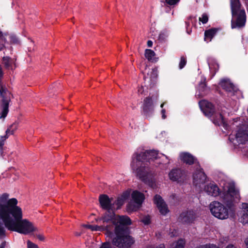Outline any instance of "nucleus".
<instances>
[{
  "instance_id": "nucleus-23",
  "label": "nucleus",
  "mask_w": 248,
  "mask_h": 248,
  "mask_svg": "<svg viewBox=\"0 0 248 248\" xmlns=\"http://www.w3.org/2000/svg\"><path fill=\"white\" fill-rule=\"evenodd\" d=\"M208 63L211 72L215 73L219 68L216 60L213 58H209L208 60Z\"/></svg>"
},
{
  "instance_id": "nucleus-11",
  "label": "nucleus",
  "mask_w": 248,
  "mask_h": 248,
  "mask_svg": "<svg viewBox=\"0 0 248 248\" xmlns=\"http://www.w3.org/2000/svg\"><path fill=\"white\" fill-rule=\"evenodd\" d=\"M102 217L98 218L96 221L99 223V222L102 221V225H92V231H98V232H105V234L107 236V235L109 231L111 226L113 223V221H109L107 222H104L102 219Z\"/></svg>"
},
{
  "instance_id": "nucleus-29",
  "label": "nucleus",
  "mask_w": 248,
  "mask_h": 248,
  "mask_svg": "<svg viewBox=\"0 0 248 248\" xmlns=\"http://www.w3.org/2000/svg\"><path fill=\"white\" fill-rule=\"evenodd\" d=\"M200 21L203 24H205L208 20V16L206 14H203L201 17L199 18Z\"/></svg>"
},
{
  "instance_id": "nucleus-31",
  "label": "nucleus",
  "mask_w": 248,
  "mask_h": 248,
  "mask_svg": "<svg viewBox=\"0 0 248 248\" xmlns=\"http://www.w3.org/2000/svg\"><path fill=\"white\" fill-rule=\"evenodd\" d=\"M17 129V124H13L10 128L8 129L6 131L7 133L13 134L15 131Z\"/></svg>"
},
{
  "instance_id": "nucleus-33",
  "label": "nucleus",
  "mask_w": 248,
  "mask_h": 248,
  "mask_svg": "<svg viewBox=\"0 0 248 248\" xmlns=\"http://www.w3.org/2000/svg\"><path fill=\"white\" fill-rule=\"evenodd\" d=\"M186 62V59L184 57H181L179 62V68L182 69L185 66Z\"/></svg>"
},
{
  "instance_id": "nucleus-2",
  "label": "nucleus",
  "mask_w": 248,
  "mask_h": 248,
  "mask_svg": "<svg viewBox=\"0 0 248 248\" xmlns=\"http://www.w3.org/2000/svg\"><path fill=\"white\" fill-rule=\"evenodd\" d=\"M153 161L158 164H168L170 163L168 156L159 154L156 151L151 150L135 153L133 155L130 166L133 172L142 181L150 187L155 188L156 187L155 181L149 179L152 175V170L149 167V164H151Z\"/></svg>"
},
{
  "instance_id": "nucleus-15",
  "label": "nucleus",
  "mask_w": 248,
  "mask_h": 248,
  "mask_svg": "<svg viewBox=\"0 0 248 248\" xmlns=\"http://www.w3.org/2000/svg\"><path fill=\"white\" fill-rule=\"evenodd\" d=\"M209 92V89L206 87L205 78H202L201 81L199 85L198 92L196 93V96L199 97H203L206 95Z\"/></svg>"
},
{
  "instance_id": "nucleus-4",
  "label": "nucleus",
  "mask_w": 248,
  "mask_h": 248,
  "mask_svg": "<svg viewBox=\"0 0 248 248\" xmlns=\"http://www.w3.org/2000/svg\"><path fill=\"white\" fill-rule=\"evenodd\" d=\"M131 224L127 216H119L115 218L107 235L111 244L119 248H129L134 243L133 238L126 231V226Z\"/></svg>"
},
{
  "instance_id": "nucleus-48",
  "label": "nucleus",
  "mask_w": 248,
  "mask_h": 248,
  "mask_svg": "<svg viewBox=\"0 0 248 248\" xmlns=\"http://www.w3.org/2000/svg\"><path fill=\"white\" fill-rule=\"evenodd\" d=\"M164 105V103H162V104L161 105V106H160L161 108H162L163 107Z\"/></svg>"
},
{
  "instance_id": "nucleus-7",
  "label": "nucleus",
  "mask_w": 248,
  "mask_h": 248,
  "mask_svg": "<svg viewBox=\"0 0 248 248\" xmlns=\"http://www.w3.org/2000/svg\"><path fill=\"white\" fill-rule=\"evenodd\" d=\"M231 6L232 14V28L233 29L243 27L246 22V14L239 0H231Z\"/></svg>"
},
{
  "instance_id": "nucleus-41",
  "label": "nucleus",
  "mask_w": 248,
  "mask_h": 248,
  "mask_svg": "<svg viewBox=\"0 0 248 248\" xmlns=\"http://www.w3.org/2000/svg\"><path fill=\"white\" fill-rule=\"evenodd\" d=\"M83 226L84 227H85V228L88 229H89V230H90L91 231L92 227V225L84 224V225H83Z\"/></svg>"
},
{
  "instance_id": "nucleus-32",
  "label": "nucleus",
  "mask_w": 248,
  "mask_h": 248,
  "mask_svg": "<svg viewBox=\"0 0 248 248\" xmlns=\"http://www.w3.org/2000/svg\"><path fill=\"white\" fill-rule=\"evenodd\" d=\"M27 248H39L38 245L31 242L30 240L27 241Z\"/></svg>"
},
{
  "instance_id": "nucleus-37",
  "label": "nucleus",
  "mask_w": 248,
  "mask_h": 248,
  "mask_svg": "<svg viewBox=\"0 0 248 248\" xmlns=\"http://www.w3.org/2000/svg\"><path fill=\"white\" fill-rule=\"evenodd\" d=\"M7 138V137L5 136L3 137H1L0 139V150H1L2 147L4 145V142L5 140Z\"/></svg>"
},
{
  "instance_id": "nucleus-19",
  "label": "nucleus",
  "mask_w": 248,
  "mask_h": 248,
  "mask_svg": "<svg viewBox=\"0 0 248 248\" xmlns=\"http://www.w3.org/2000/svg\"><path fill=\"white\" fill-rule=\"evenodd\" d=\"M153 108V101L152 98H146L144 100L143 107V112L145 115H147L148 112L152 110Z\"/></svg>"
},
{
  "instance_id": "nucleus-6",
  "label": "nucleus",
  "mask_w": 248,
  "mask_h": 248,
  "mask_svg": "<svg viewBox=\"0 0 248 248\" xmlns=\"http://www.w3.org/2000/svg\"><path fill=\"white\" fill-rule=\"evenodd\" d=\"M99 202L101 207L106 210V212L102 217V220L104 222L109 221H114L118 216H115L114 210L118 209L123 204L121 199H118L117 200L109 198L106 195H102L99 197Z\"/></svg>"
},
{
  "instance_id": "nucleus-39",
  "label": "nucleus",
  "mask_w": 248,
  "mask_h": 248,
  "mask_svg": "<svg viewBox=\"0 0 248 248\" xmlns=\"http://www.w3.org/2000/svg\"><path fill=\"white\" fill-rule=\"evenodd\" d=\"M166 111L164 109H162L161 110V115H162V118L163 119H165L166 118V115L165 114Z\"/></svg>"
},
{
  "instance_id": "nucleus-27",
  "label": "nucleus",
  "mask_w": 248,
  "mask_h": 248,
  "mask_svg": "<svg viewBox=\"0 0 248 248\" xmlns=\"http://www.w3.org/2000/svg\"><path fill=\"white\" fill-rule=\"evenodd\" d=\"M169 33L167 31H163L159 35V39L160 41H164L168 37Z\"/></svg>"
},
{
  "instance_id": "nucleus-49",
  "label": "nucleus",
  "mask_w": 248,
  "mask_h": 248,
  "mask_svg": "<svg viewBox=\"0 0 248 248\" xmlns=\"http://www.w3.org/2000/svg\"><path fill=\"white\" fill-rule=\"evenodd\" d=\"M217 119H218L219 118V115H217Z\"/></svg>"
},
{
  "instance_id": "nucleus-9",
  "label": "nucleus",
  "mask_w": 248,
  "mask_h": 248,
  "mask_svg": "<svg viewBox=\"0 0 248 248\" xmlns=\"http://www.w3.org/2000/svg\"><path fill=\"white\" fill-rule=\"evenodd\" d=\"M145 199L144 194L137 190H134L131 193V202L129 205V210H136L142 204Z\"/></svg>"
},
{
  "instance_id": "nucleus-21",
  "label": "nucleus",
  "mask_w": 248,
  "mask_h": 248,
  "mask_svg": "<svg viewBox=\"0 0 248 248\" xmlns=\"http://www.w3.org/2000/svg\"><path fill=\"white\" fill-rule=\"evenodd\" d=\"M242 215L240 220L244 224L248 223V203H243L242 204Z\"/></svg>"
},
{
  "instance_id": "nucleus-12",
  "label": "nucleus",
  "mask_w": 248,
  "mask_h": 248,
  "mask_svg": "<svg viewBox=\"0 0 248 248\" xmlns=\"http://www.w3.org/2000/svg\"><path fill=\"white\" fill-rule=\"evenodd\" d=\"M154 202L161 215H166L169 212L167 204L159 195L155 196Z\"/></svg>"
},
{
  "instance_id": "nucleus-43",
  "label": "nucleus",
  "mask_w": 248,
  "mask_h": 248,
  "mask_svg": "<svg viewBox=\"0 0 248 248\" xmlns=\"http://www.w3.org/2000/svg\"><path fill=\"white\" fill-rule=\"evenodd\" d=\"M147 46L148 47H151L153 46V42L151 40L148 41Z\"/></svg>"
},
{
  "instance_id": "nucleus-24",
  "label": "nucleus",
  "mask_w": 248,
  "mask_h": 248,
  "mask_svg": "<svg viewBox=\"0 0 248 248\" xmlns=\"http://www.w3.org/2000/svg\"><path fill=\"white\" fill-rule=\"evenodd\" d=\"M216 32L217 30L215 29L206 31L204 33V40L207 42H210Z\"/></svg>"
},
{
  "instance_id": "nucleus-1",
  "label": "nucleus",
  "mask_w": 248,
  "mask_h": 248,
  "mask_svg": "<svg viewBox=\"0 0 248 248\" xmlns=\"http://www.w3.org/2000/svg\"><path fill=\"white\" fill-rule=\"evenodd\" d=\"M16 198H9V195H0V238L5 236V229L18 233L28 234L37 231V228L29 220L22 219L23 211L17 205Z\"/></svg>"
},
{
  "instance_id": "nucleus-8",
  "label": "nucleus",
  "mask_w": 248,
  "mask_h": 248,
  "mask_svg": "<svg viewBox=\"0 0 248 248\" xmlns=\"http://www.w3.org/2000/svg\"><path fill=\"white\" fill-rule=\"evenodd\" d=\"M243 127L239 128L236 134H231L229 140L234 146L239 144H245L248 142V130L245 131Z\"/></svg>"
},
{
  "instance_id": "nucleus-46",
  "label": "nucleus",
  "mask_w": 248,
  "mask_h": 248,
  "mask_svg": "<svg viewBox=\"0 0 248 248\" xmlns=\"http://www.w3.org/2000/svg\"><path fill=\"white\" fill-rule=\"evenodd\" d=\"M5 245H6L5 242L2 243L0 245V248H4Z\"/></svg>"
},
{
  "instance_id": "nucleus-10",
  "label": "nucleus",
  "mask_w": 248,
  "mask_h": 248,
  "mask_svg": "<svg viewBox=\"0 0 248 248\" xmlns=\"http://www.w3.org/2000/svg\"><path fill=\"white\" fill-rule=\"evenodd\" d=\"M206 180V176L200 167L198 166L193 174V183L197 188H200Z\"/></svg>"
},
{
  "instance_id": "nucleus-30",
  "label": "nucleus",
  "mask_w": 248,
  "mask_h": 248,
  "mask_svg": "<svg viewBox=\"0 0 248 248\" xmlns=\"http://www.w3.org/2000/svg\"><path fill=\"white\" fill-rule=\"evenodd\" d=\"M141 221L144 225H148L150 223L151 218L149 216H146L141 219Z\"/></svg>"
},
{
  "instance_id": "nucleus-25",
  "label": "nucleus",
  "mask_w": 248,
  "mask_h": 248,
  "mask_svg": "<svg viewBox=\"0 0 248 248\" xmlns=\"http://www.w3.org/2000/svg\"><path fill=\"white\" fill-rule=\"evenodd\" d=\"M155 52L149 49H146L145 50V57L150 61H156L155 58Z\"/></svg>"
},
{
  "instance_id": "nucleus-28",
  "label": "nucleus",
  "mask_w": 248,
  "mask_h": 248,
  "mask_svg": "<svg viewBox=\"0 0 248 248\" xmlns=\"http://www.w3.org/2000/svg\"><path fill=\"white\" fill-rule=\"evenodd\" d=\"M7 35V34H3L1 31H0V44L2 46H4L6 43L5 37Z\"/></svg>"
},
{
  "instance_id": "nucleus-38",
  "label": "nucleus",
  "mask_w": 248,
  "mask_h": 248,
  "mask_svg": "<svg viewBox=\"0 0 248 248\" xmlns=\"http://www.w3.org/2000/svg\"><path fill=\"white\" fill-rule=\"evenodd\" d=\"M180 0H166V2L170 5H174L177 3Z\"/></svg>"
},
{
  "instance_id": "nucleus-22",
  "label": "nucleus",
  "mask_w": 248,
  "mask_h": 248,
  "mask_svg": "<svg viewBox=\"0 0 248 248\" xmlns=\"http://www.w3.org/2000/svg\"><path fill=\"white\" fill-rule=\"evenodd\" d=\"M182 173L179 169H172L169 173L170 180L173 181H178L181 178Z\"/></svg>"
},
{
  "instance_id": "nucleus-3",
  "label": "nucleus",
  "mask_w": 248,
  "mask_h": 248,
  "mask_svg": "<svg viewBox=\"0 0 248 248\" xmlns=\"http://www.w3.org/2000/svg\"><path fill=\"white\" fill-rule=\"evenodd\" d=\"M220 197L226 206L218 202L214 201L210 204L209 208L215 217L220 219H226L234 215L235 209L233 203L238 202L240 196L238 190L233 184H226Z\"/></svg>"
},
{
  "instance_id": "nucleus-20",
  "label": "nucleus",
  "mask_w": 248,
  "mask_h": 248,
  "mask_svg": "<svg viewBox=\"0 0 248 248\" xmlns=\"http://www.w3.org/2000/svg\"><path fill=\"white\" fill-rule=\"evenodd\" d=\"M2 63L6 68L13 70L16 67L15 60L8 57H3Z\"/></svg>"
},
{
  "instance_id": "nucleus-13",
  "label": "nucleus",
  "mask_w": 248,
  "mask_h": 248,
  "mask_svg": "<svg viewBox=\"0 0 248 248\" xmlns=\"http://www.w3.org/2000/svg\"><path fill=\"white\" fill-rule=\"evenodd\" d=\"M204 191L208 195L213 197H217L220 193L219 188L214 183H210L204 186Z\"/></svg>"
},
{
  "instance_id": "nucleus-16",
  "label": "nucleus",
  "mask_w": 248,
  "mask_h": 248,
  "mask_svg": "<svg viewBox=\"0 0 248 248\" xmlns=\"http://www.w3.org/2000/svg\"><path fill=\"white\" fill-rule=\"evenodd\" d=\"M179 158L181 161L187 164H192L196 161V159L190 154L182 152L180 154Z\"/></svg>"
},
{
  "instance_id": "nucleus-34",
  "label": "nucleus",
  "mask_w": 248,
  "mask_h": 248,
  "mask_svg": "<svg viewBox=\"0 0 248 248\" xmlns=\"http://www.w3.org/2000/svg\"><path fill=\"white\" fill-rule=\"evenodd\" d=\"M10 38L11 42L12 43L16 44L19 42V41L17 37L14 34H11L9 36Z\"/></svg>"
},
{
  "instance_id": "nucleus-47",
  "label": "nucleus",
  "mask_w": 248,
  "mask_h": 248,
  "mask_svg": "<svg viewBox=\"0 0 248 248\" xmlns=\"http://www.w3.org/2000/svg\"><path fill=\"white\" fill-rule=\"evenodd\" d=\"M245 243L246 245L247 248H248V237L246 239Z\"/></svg>"
},
{
  "instance_id": "nucleus-44",
  "label": "nucleus",
  "mask_w": 248,
  "mask_h": 248,
  "mask_svg": "<svg viewBox=\"0 0 248 248\" xmlns=\"http://www.w3.org/2000/svg\"><path fill=\"white\" fill-rule=\"evenodd\" d=\"M154 248H165V246L163 244H160L158 246Z\"/></svg>"
},
{
  "instance_id": "nucleus-36",
  "label": "nucleus",
  "mask_w": 248,
  "mask_h": 248,
  "mask_svg": "<svg viewBox=\"0 0 248 248\" xmlns=\"http://www.w3.org/2000/svg\"><path fill=\"white\" fill-rule=\"evenodd\" d=\"M36 238L41 241H44L45 240V236L42 233H36Z\"/></svg>"
},
{
  "instance_id": "nucleus-42",
  "label": "nucleus",
  "mask_w": 248,
  "mask_h": 248,
  "mask_svg": "<svg viewBox=\"0 0 248 248\" xmlns=\"http://www.w3.org/2000/svg\"><path fill=\"white\" fill-rule=\"evenodd\" d=\"M177 232L176 231H174L171 232H170V237H174L176 236L177 235Z\"/></svg>"
},
{
  "instance_id": "nucleus-18",
  "label": "nucleus",
  "mask_w": 248,
  "mask_h": 248,
  "mask_svg": "<svg viewBox=\"0 0 248 248\" xmlns=\"http://www.w3.org/2000/svg\"><path fill=\"white\" fill-rule=\"evenodd\" d=\"M158 70L156 67L152 68L149 71L147 76L145 78V80H149L151 82H154L156 81L158 77Z\"/></svg>"
},
{
  "instance_id": "nucleus-26",
  "label": "nucleus",
  "mask_w": 248,
  "mask_h": 248,
  "mask_svg": "<svg viewBox=\"0 0 248 248\" xmlns=\"http://www.w3.org/2000/svg\"><path fill=\"white\" fill-rule=\"evenodd\" d=\"M185 242L183 239H180L174 244L173 248H184Z\"/></svg>"
},
{
  "instance_id": "nucleus-40",
  "label": "nucleus",
  "mask_w": 248,
  "mask_h": 248,
  "mask_svg": "<svg viewBox=\"0 0 248 248\" xmlns=\"http://www.w3.org/2000/svg\"><path fill=\"white\" fill-rule=\"evenodd\" d=\"M138 92L139 94H142L144 92L143 87L142 86L139 87Z\"/></svg>"
},
{
  "instance_id": "nucleus-50",
  "label": "nucleus",
  "mask_w": 248,
  "mask_h": 248,
  "mask_svg": "<svg viewBox=\"0 0 248 248\" xmlns=\"http://www.w3.org/2000/svg\"><path fill=\"white\" fill-rule=\"evenodd\" d=\"M222 131H223V132L224 133H226V132H225V131H224L223 129H222Z\"/></svg>"
},
{
  "instance_id": "nucleus-14",
  "label": "nucleus",
  "mask_w": 248,
  "mask_h": 248,
  "mask_svg": "<svg viewBox=\"0 0 248 248\" xmlns=\"http://www.w3.org/2000/svg\"><path fill=\"white\" fill-rule=\"evenodd\" d=\"M197 217V214L193 210H189L186 212H184L180 216L182 221L186 223L193 222Z\"/></svg>"
},
{
  "instance_id": "nucleus-17",
  "label": "nucleus",
  "mask_w": 248,
  "mask_h": 248,
  "mask_svg": "<svg viewBox=\"0 0 248 248\" xmlns=\"http://www.w3.org/2000/svg\"><path fill=\"white\" fill-rule=\"evenodd\" d=\"M220 86L226 91L233 92L235 91V88L233 85L228 79H222L219 83Z\"/></svg>"
},
{
  "instance_id": "nucleus-5",
  "label": "nucleus",
  "mask_w": 248,
  "mask_h": 248,
  "mask_svg": "<svg viewBox=\"0 0 248 248\" xmlns=\"http://www.w3.org/2000/svg\"><path fill=\"white\" fill-rule=\"evenodd\" d=\"M201 110L205 116L210 118L213 123L217 125H221L224 130L229 131L230 129L233 128L234 126H238V118L234 119L230 122L229 125L225 121V117L227 113L226 108L224 107L218 108L215 110L213 105L206 100H202L199 102Z\"/></svg>"
},
{
  "instance_id": "nucleus-35",
  "label": "nucleus",
  "mask_w": 248,
  "mask_h": 248,
  "mask_svg": "<svg viewBox=\"0 0 248 248\" xmlns=\"http://www.w3.org/2000/svg\"><path fill=\"white\" fill-rule=\"evenodd\" d=\"M197 248H218L216 245L214 244H208L201 246Z\"/></svg>"
},
{
  "instance_id": "nucleus-45",
  "label": "nucleus",
  "mask_w": 248,
  "mask_h": 248,
  "mask_svg": "<svg viewBox=\"0 0 248 248\" xmlns=\"http://www.w3.org/2000/svg\"><path fill=\"white\" fill-rule=\"evenodd\" d=\"M226 248H236V247L233 245L230 244L228 245Z\"/></svg>"
}]
</instances>
